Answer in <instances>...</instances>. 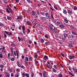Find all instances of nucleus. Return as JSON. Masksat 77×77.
Here are the masks:
<instances>
[{"instance_id":"1","label":"nucleus","mask_w":77,"mask_h":77,"mask_svg":"<svg viewBox=\"0 0 77 77\" xmlns=\"http://www.w3.org/2000/svg\"><path fill=\"white\" fill-rule=\"evenodd\" d=\"M51 25L49 26L50 29L52 31H53L54 33H56L57 31H56V27L54 26L53 25Z\"/></svg>"},{"instance_id":"2","label":"nucleus","mask_w":77,"mask_h":77,"mask_svg":"<svg viewBox=\"0 0 77 77\" xmlns=\"http://www.w3.org/2000/svg\"><path fill=\"white\" fill-rule=\"evenodd\" d=\"M46 17V18L48 20H49V19H50V15H49V14H48V13H45V14Z\"/></svg>"},{"instance_id":"3","label":"nucleus","mask_w":77,"mask_h":77,"mask_svg":"<svg viewBox=\"0 0 77 77\" xmlns=\"http://www.w3.org/2000/svg\"><path fill=\"white\" fill-rule=\"evenodd\" d=\"M14 54L15 56H17V58H18V56H19V54H18V52H17V51H14Z\"/></svg>"},{"instance_id":"4","label":"nucleus","mask_w":77,"mask_h":77,"mask_svg":"<svg viewBox=\"0 0 77 77\" xmlns=\"http://www.w3.org/2000/svg\"><path fill=\"white\" fill-rule=\"evenodd\" d=\"M4 32L6 34H7V35H12V33L11 32H7L6 31H4Z\"/></svg>"},{"instance_id":"5","label":"nucleus","mask_w":77,"mask_h":77,"mask_svg":"<svg viewBox=\"0 0 77 77\" xmlns=\"http://www.w3.org/2000/svg\"><path fill=\"white\" fill-rule=\"evenodd\" d=\"M40 20L42 21H45L46 20V18L45 17H40Z\"/></svg>"},{"instance_id":"6","label":"nucleus","mask_w":77,"mask_h":77,"mask_svg":"<svg viewBox=\"0 0 77 77\" xmlns=\"http://www.w3.org/2000/svg\"><path fill=\"white\" fill-rule=\"evenodd\" d=\"M74 58H75V56L74 55L71 56L69 57L70 59H74Z\"/></svg>"},{"instance_id":"7","label":"nucleus","mask_w":77,"mask_h":77,"mask_svg":"<svg viewBox=\"0 0 77 77\" xmlns=\"http://www.w3.org/2000/svg\"><path fill=\"white\" fill-rule=\"evenodd\" d=\"M50 44V42H47L45 43V45H48Z\"/></svg>"},{"instance_id":"8","label":"nucleus","mask_w":77,"mask_h":77,"mask_svg":"<svg viewBox=\"0 0 77 77\" xmlns=\"http://www.w3.org/2000/svg\"><path fill=\"white\" fill-rule=\"evenodd\" d=\"M11 53L12 54H14V48H11Z\"/></svg>"},{"instance_id":"9","label":"nucleus","mask_w":77,"mask_h":77,"mask_svg":"<svg viewBox=\"0 0 77 77\" xmlns=\"http://www.w3.org/2000/svg\"><path fill=\"white\" fill-rule=\"evenodd\" d=\"M73 70L74 71V73H77V69H74V68H73Z\"/></svg>"},{"instance_id":"10","label":"nucleus","mask_w":77,"mask_h":77,"mask_svg":"<svg viewBox=\"0 0 77 77\" xmlns=\"http://www.w3.org/2000/svg\"><path fill=\"white\" fill-rule=\"evenodd\" d=\"M19 76H20V75H19L18 72H17L15 75V77H18Z\"/></svg>"},{"instance_id":"11","label":"nucleus","mask_w":77,"mask_h":77,"mask_svg":"<svg viewBox=\"0 0 77 77\" xmlns=\"http://www.w3.org/2000/svg\"><path fill=\"white\" fill-rule=\"evenodd\" d=\"M44 60H47V59H48V57H47V56L46 55H45L44 56Z\"/></svg>"},{"instance_id":"12","label":"nucleus","mask_w":77,"mask_h":77,"mask_svg":"<svg viewBox=\"0 0 77 77\" xmlns=\"http://www.w3.org/2000/svg\"><path fill=\"white\" fill-rule=\"evenodd\" d=\"M17 18L19 20H21V19H22V16L20 15L19 16L17 17Z\"/></svg>"},{"instance_id":"13","label":"nucleus","mask_w":77,"mask_h":77,"mask_svg":"<svg viewBox=\"0 0 77 77\" xmlns=\"http://www.w3.org/2000/svg\"><path fill=\"white\" fill-rule=\"evenodd\" d=\"M7 19L8 20H9L10 21L12 20V18L9 16H7Z\"/></svg>"},{"instance_id":"14","label":"nucleus","mask_w":77,"mask_h":77,"mask_svg":"<svg viewBox=\"0 0 77 77\" xmlns=\"http://www.w3.org/2000/svg\"><path fill=\"white\" fill-rule=\"evenodd\" d=\"M34 25L35 26H36V27H39V25L36 23H34Z\"/></svg>"},{"instance_id":"15","label":"nucleus","mask_w":77,"mask_h":77,"mask_svg":"<svg viewBox=\"0 0 77 77\" xmlns=\"http://www.w3.org/2000/svg\"><path fill=\"white\" fill-rule=\"evenodd\" d=\"M64 38H65V39L66 38H67V34L66 33H64Z\"/></svg>"},{"instance_id":"16","label":"nucleus","mask_w":77,"mask_h":77,"mask_svg":"<svg viewBox=\"0 0 77 77\" xmlns=\"http://www.w3.org/2000/svg\"><path fill=\"white\" fill-rule=\"evenodd\" d=\"M32 14L33 16H35V12L34 11H32Z\"/></svg>"},{"instance_id":"17","label":"nucleus","mask_w":77,"mask_h":77,"mask_svg":"<svg viewBox=\"0 0 77 77\" xmlns=\"http://www.w3.org/2000/svg\"><path fill=\"white\" fill-rule=\"evenodd\" d=\"M41 42H42V43H43V42H44V39L42 38H41L40 39Z\"/></svg>"},{"instance_id":"18","label":"nucleus","mask_w":77,"mask_h":77,"mask_svg":"<svg viewBox=\"0 0 77 77\" xmlns=\"http://www.w3.org/2000/svg\"><path fill=\"white\" fill-rule=\"evenodd\" d=\"M25 60L27 62H29V58L27 57H25Z\"/></svg>"},{"instance_id":"19","label":"nucleus","mask_w":77,"mask_h":77,"mask_svg":"<svg viewBox=\"0 0 77 77\" xmlns=\"http://www.w3.org/2000/svg\"><path fill=\"white\" fill-rule=\"evenodd\" d=\"M72 33L73 35H77V33L74 31L72 32Z\"/></svg>"},{"instance_id":"20","label":"nucleus","mask_w":77,"mask_h":77,"mask_svg":"<svg viewBox=\"0 0 77 77\" xmlns=\"http://www.w3.org/2000/svg\"><path fill=\"white\" fill-rule=\"evenodd\" d=\"M29 59H30V61H32V57L31 56H29Z\"/></svg>"},{"instance_id":"21","label":"nucleus","mask_w":77,"mask_h":77,"mask_svg":"<svg viewBox=\"0 0 77 77\" xmlns=\"http://www.w3.org/2000/svg\"><path fill=\"white\" fill-rule=\"evenodd\" d=\"M54 68H55V69H57V65H54Z\"/></svg>"},{"instance_id":"22","label":"nucleus","mask_w":77,"mask_h":77,"mask_svg":"<svg viewBox=\"0 0 77 77\" xmlns=\"http://www.w3.org/2000/svg\"><path fill=\"white\" fill-rule=\"evenodd\" d=\"M8 71H9L10 73L12 72H13V71H12V69H11L9 70Z\"/></svg>"},{"instance_id":"23","label":"nucleus","mask_w":77,"mask_h":77,"mask_svg":"<svg viewBox=\"0 0 77 77\" xmlns=\"http://www.w3.org/2000/svg\"><path fill=\"white\" fill-rule=\"evenodd\" d=\"M59 27H61V28H64V26L63 25H59Z\"/></svg>"},{"instance_id":"24","label":"nucleus","mask_w":77,"mask_h":77,"mask_svg":"<svg viewBox=\"0 0 77 77\" xmlns=\"http://www.w3.org/2000/svg\"><path fill=\"white\" fill-rule=\"evenodd\" d=\"M63 13H64V14L66 15V13H67V12H66V10H64L63 11Z\"/></svg>"},{"instance_id":"25","label":"nucleus","mask_w":77,"mask_h":77,"mask_svg":"<svg viewBox=\"0 0 77 77\" xmlns=\"http://www.w3.org/2000/svg\"><path fill=\"white\" fill-rule=\"evenodd\" d=\"M28 25H30L31 24V23H30V22L29 21H28L27 22Z\"/></svg>"},{"instance_id":"26","label":"nucleus","mask_w":77,"mask_h":77,"mask_svg":"<svg viewBox=\"0 0 77 77\" xmlns=\"http://www.w3.org/2000/svg\"><path fill=\"white\" fill-rule=\"evenodd\" d=\"M64 22H65V23H68V20H66V19H64Z\"/></svg>"},{"instance_id":"27","label":"nucleus","mask_w":77,"mask_h":77,"mask_svg":"<svg viewBox=\"0 0 77 77\" xmlns=\"http://www.w3.org/2000/svg\"><path fill=\"white\" fill-rule=\"evenodd\" d=\"M69 47L70 48H72V47H73V46L72 44L69 45Z\"/></svg>"},{"instance_id":"28","label":"nucleus","mask_w":77,"mask_h":77,"mask_svg":"<svg viewBox=\"0 0 77 77\" xmlns=\"http://www.w3.org/2000/svg\"><path fill=\"white\" fill-rule=\"evenodd\" d=\"M6 11L8 13H10V11L9 10V9L8 8L6 9Z\"/></svg>"},{"instance_id":"29","label":"nucleus","mask_w":77,"mask_h":77,"mask_svg":"<svg viewBox=\"0 0 77 77\" xmlns=\"http://www.w3.org/2000/svg\"><path fill=\"white\" fill-rule=\"evenodd\" d=\"M41 14L42 15H43V16H45V13H44V12H42L41 13Z\"/></svg>"},{"instance_id":"30","label":"nucleus","mask_w":77,"mask_h":77,"mask_svg":"<svg viewBox=\"0 0 77 77\" xmlns=\"http://www.w3.org/2000/svg\"><path fill=\"white\" fill-rule=\"evenodd\" d=\"M22 75L23 77H25V75H26V73H25V72H24L23 73Z\"/></svg>"},{"instance_id":"31","label":"nucleus","mask_w":77,"mask_h":77,"mask_svg":"<svg viewBox=\"0 0 77 77\" xmlns=\"http://www.w3.org/2000/svg\"><path fill=\"white\" fill-rule=\"evenodd\" d=\"M14 60H15V58L12 57L11 59V61H14Z\"/></svg>"},{"instance_id":"32","label":"nucleus","mask_w":77,"mask_h":77,"mask_svg":"<svg viewBox=\"0 0 77 77\" xmlns=\"http://www.w3.org/2000/svg\"><path fill=\"white\" fill-rule=\"evenodd\" d=\"M52 70L54 72H56V69H52Z\"/></svg>"},{"instance_id":"33","label":"nucleus","mask_w":77,"mask_h":77,"mask_svg":"<svg viewBox=\"0 0 77 77\" xmlns=\"http://www.w3.org/2000/svg\"><path fill=\"white\" fill-rule=\"evenodd\" d=\"M27 1L28 3H30L32 2V1H31L30 0H27Z\"/></svg>"},{"instance_id":"34","label":"nucleus","mask_w":77,"mask_h":77,"mask_svg":"<svg viewBox=\"0 0 77 77\" xmlns=\"http://www.w3.org/2000/svg\"><path fill=\"white\" fill-rule=\"evenodd\" d=\"M25 75L27 77H29V74H28L27 73H26Z\"/></svg>"},{"instance_id":"35","label":"nucleus","mask_w":77,"mask_h":77,"mask_svg":"<svg viewBox=\"0 0 77 77\" xmlns=\"http://www.w3.org/2000/svg\"><path fill=\"white\" fill-rule=\"evenodd\" d=\"M22 30H25V27L24 26H22Z\"/></svg>"},{"instance_id":"36","label":"nucleus","mask_w":77,"mask_h":77,"mask_svg":"<svg viewBox=\"0 0 77 77\" xmlns=\"http://www.w3.org/2000/svg\"><path fill=\"white\" fill-rule=\"evenodd\" d=\"M69 72V74H70V75H71L72 76H74V75H73V74H72V73H71Z\"/></svg>"},{"instance_id":"37","label":"nucleus","mask_w":77,"mask_h":77,"mask_svg":"<svg viewBox=\"0 0 77 77\" xmlns=\"http://www.w3.org/2000/svg\"><path fill=\"white\" fill-rule=\"evenodd\" d=\"M17 71V72H20V69H16Z\"/></svg>"},{"instance_id":"38","label":"nucleus","mask_w":77,"mask_h":77,"mask_svg":"<svg viewBox=\"0 0 77 77\" xmlns=\"http://www.w3.org/2000/svg\"><path fill=\"white\" fill-rule=\"evenodd\" d=\"M59 77H63V75L62 74H59L58 75Z\"/></svg>"},{"instance_id":"39","label":"nucleus","mask_w":77,"mask_h":77,"mask_svg":"<svg viewBox=\"0 0 77 77\" xmlns=\"http://www.w3.org/2000/svg\"><path fill=\"white\" fill-rule=\"evenodd\" d=\"M6 77H9L10 76V75L9 74H7L6 75Z\"/></svg>"},{"instance_id":"40","label":"nucleus","mask_w":77,"mask_h":77,"mask_svg":"<svg viewBox=\"0 0 77 77\" xmlns=\"http://www.w3.org/2000/svg\"><path fill=\"white\" fill-rule=\"evenodd\" d=\"M46 74V72L45 71H44L43 72V75H45Z\"/></svg>"},{"instance_id":"41","label":"nucleus","mask_w":77,"mask_h":77,"mask_svg":"<svg viewBox=\"0 0 77 77\" xmlns=\"http://www.w3.org/2000/svg\"><path fill=\"white\" fill-rule=\"evenodd\" d=\"M51 17L52 19H54V18H53V13L52 12H51Z\"/></svg>"},{"instance_id":"42","label":"nucleus","mask_w":77,"mask_h":77,"mask_svg":"<svg viewBox=\"0 0 77 77\" xmlns=\"http://www.w3.org/2000/svg\"><path fill=\"white\" fill-rule=\"evenodd\" d=\"M14 74L13 73H12L11 74V77H13V76H14Z\"/></svg>"},{"instance_id":"43","label":"nucleus","mask_w":77,"mask_h":77,"mask_svg":"<svg viewBox=\"0 0 77 77\" xmlns=\"http://www.w3.org/2000/svg\"><path fill=\"white\" fill-rule=\"evenodd\" d=\"M18 38L19 40V42H20V41H21V38H20V37H18Z\"/></svg>"},{"instance_id":"44","label":"nucleus","mask_w":77,"mask_h":77,"mask_svg":"<svg viewBox=\"0 0 77 77\" xmlns=\"http://www.w3.org/2000/svg\"><path fill=\"white\" fill-rule=\"evenodd\" d=\"M0 26H3V23H0Z\"/></svg>"},{"instance_id":"45","label":"nucleus","mask_w":77,"mask_h":77,"mask_svg":"<svg viewBox=\"0 0 77 77\" xmlns=\"http://www.w3.org/2000/svg\"><path fill=\"white\" fill-rule=\"evenodd\" d=\"M68 13H69V14H71V13H72V12H71V11L70 10H68Z\"/></svg>"},{"instance_id":"46","label":"nucleus","mask_w":77,"mask_h":77,"mask_svg":"<svg viewBox=\"0 0 77 77\" xmlns=\"http://www.w3.org/2000/svg\"><path fill=\"white\" fill-rule=\"evenodd\" d=\"M45 38H48V36L47 35H45Z\"/></svg>"},{"instance_id":"47","label":"nucleus","mask_w":77,"mask_h":77,"mask_svg":"<svg viewBox=\"0 0 77 77\" xmlns=\"http://www.w3.org/2000/svg\"><path fill=\"white\" fill-rule=\"evenodd\" d=\"M68 38L69 39H71V35H70L69 36Z\"/></svg>"},{"instance_id":"48","label":"nucleus","mask_w":77,"mask_h":77,"mask_svg":"<svg viewBox=\"0 0 77 77\" xmlns=\"http://www.w3.org/2000/svg\"><path fill=\"white\" fill-rule=\"evenodd\" d=\"M9 10L11 12H13V11L12 10V9H11V8H9Z\"/></svg>"},{"instance_id":"49","label":"nucleus","mask_w":77,"mask_h":77,"mask_svg":"<svg viewBox=\"0 0 77 77\" xmlns=\"http://www.w3.org/2000/svg\"><path fill=\"white\" fill-rule=\"evenodd\" d=\"M54 8L56 9V10H57V7L56 6H54Z\"/></svg>"},{"instance_id":"50","label":"nucleus","mask_w":77,"mask_h":77,"mask_svg":"<svg viewBox=\"0 0 77 77\" xmlns=\"http://www.w3.org/2000/svg\"><path fill=\"white\" fill-rule=\"evenodd\" d=\"M0 58H3V55H2V54H0Z\"/></svg>"},{"instance_id":"51","label":"nucleus","mask_w":77,"mask_h":77,"mask_svg":"<svg viewBox=\"0 0 77 77\" xmlns=\"http://www.w3.org/2000/svg\"><path fill=\"white\" fill-rule=\"evenodd\" d=\"M77 7H75L74 8V10H75V11L77 10Z\"/></svg>"},{"instance_id":"52","label":"nucleus","mask_w":77,"mask_h":77,"mask_svg":"<svg viewBox=\"0 0 77 77\" xmlns=\"http://www.w3.org/2000/svg\"><path fill=\"white\" fill-rule=\"evenodd\" d=\"M4 37L5 38H6V37H7V35H6V34L5 33L4 34Z\"/></svg>"},{"instance_id":"53","label":"nucleus","mask_w":77,"mask_h":77,"mask_svg":"<svg viewBox=\"0 0 77 77\" xmlns=\"http://www.w3.org/2000/svg\"><path fill=\"white\" fill-rule=\"evenodd\" d=\"M61 39L63 41H65V39L64 38H61Z\"/></svg>"},{"instance_id":"54","label":"nucleus","mask_w":77,"mask_h":77,"mask_svg":"<svg viewBox=\"0 0 77 77\" xmlns=\"http://www.w3.org/2000/svg\"><path fill=\"white\" fill-rule=\"evenodd\" d=\"M31 75L32 77H33L34 76V74H33V73H32Z\"/></svg>"},{"instance_id":"55","label":"nucleus","mask_w":77,"mask_h":77,"mask_svg":"<svg viewBox=\"0 0 77 77\" xmlns=\"http://www.w3.org/2000/svg\"><path fill=\"white\" fill-rule=\"evenodd\" d=\"M11 55V54H10V53H8V57H10V55Z\"/></svg>"},{"instance_id":"56","label":"nucleus","mask_w":77,"mask_h":77,"mask_svg":"<svg viewBox=\"0 0 77 77\" xmlns=\"http://www.w3.org/2000/svg\"><path fill=\"white\" fill-rule=\"evenodd\" d=\"M30 30H29V29H28V32H27V33H30Z\"/></svg>"},{"instance_id":"57","label":"nucleus","mask_w":77,"mask_h":77,"mask_svg":"<svg viewBox=\"0 0 77 77\" xmlns=\"http://www.w3.org/2000/svg\"><path fill=\"white\" fill-rule=\"evenodd\" d=\"M25 64H26V65H28V62H27V61H25Z\"/></svg>"},{"instance_id":"58","label":"nucleus","mask_w":77,"mask_h":77,"mask_svg":"<svg viewBox=\"0 0 77 77\" xmlns=\"http://www.w3.org/2000/svg\"><path fill=\"white\" fill-rule=\"evenodd\" d=\"M20 67H21V68L23 69H24V66H21Z\"/></svg>"},{"instance_id":"59","label":"nucleus","mask_w":77,"mask_h":77,"mask_svg":"<svg viewBox=\"0 0 77 77\" xmlns=\"http://www.w3.org/2000/svg\"><path fill=\"white\" fill-rule=\"evenodd\" d=\"M32 41L29 40V43L30 44H32Z\"/></svg>"},{"instance_id":"60","label":"nucleus","mask_w":77,"mask_h":77,"mask_svg":"<svg viewBox=\"0 0 77 77\" xmlns=\"http://www.w3.org/2000/svg\"><path fill=\"white\" fill-rule=\"evenodd\" d=\"M57 24L58 25H59V24H60V23L59 22H57Z\"/></svg>"},{"instance_id":"61","label":"nucleus","mask_w":77,"mask_h":77,"mask_svg":"<svg viewBox=\"0 0 77 77\" xmlns=\"http://www.w3.org/2000/svg\"><path fill=\"white\" fill-rule=\"evenodd\" d=\"M49 69H51L52 67L51 66H49V67H48Z\"/></svg>"},{"instance_id":"62","label":"nucleus","mask_w":77,"mask_h":77,"mask_svg":"<svg viewBox=\"0 0 77 77\" xmlns=\"http://www.w3.org/2000/svg\"><path fill=\"white\" fill-rule=\"evenodd\" d=\"M0 67L1 68H3L4 67V66H3V65H0Z\"/></svg>"},{"instance_id":"63","label":"nucleus","mask_w":77,"mask_h":77,"mask_svg":"<svg viewBox=\"0 0 77 77\" xmlns=\"http://www.w3.org/2000/svg\"><path fill=\"white\" fill-rule=\"evenodd\" d=\"M17 65L18 66H19V67H21V65L20 64H17Z\"/></svg>"},{"instance_id":"64","label":"nucleus","mask_w":77,"mask_h":77,"mask_svg":"<svg viewBox=\"0 0 77 77\" xmlns=\"http://www.w3.org/2000/svg\"><path fill=\"white\" fill-rule=\"evenodd\" d=\"M38 57V55H35V58H36Z\"/></svg>"}]
</instances>
